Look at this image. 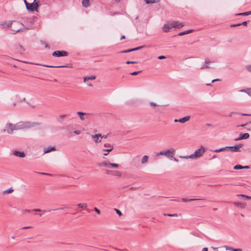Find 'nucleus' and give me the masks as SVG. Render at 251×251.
<instances>
[{
	"label": "nucleus",
	"mask_w": 251,
	"mask_h": 251,
	"mask_svg": "<svg viewBox=\"0 0 251 251\" xmlns=\"http://www.w3.org/2000/svg\"><path fill=\"white\" fill-rule=\"evenodd\" d=\"M205 151V149L203 146L197 150H196L194 153L187 156H180L179 157L183 159H194L200 157Z\"/></svg>",
	"instance_id": "obj_1"
},
{
	"label": "nucleus",
	"mask_w": 251,
	"mask_h": 251,
	"mask_svg": "<svg viewBox=\"0 0 251 251\" xmlns=\"http://www.w3.org/2000/svg\"><path fill=\"white\" fill-rule=\"evenodd\" d=\"M203 199H187L186 198H182L181 199L182 201L184 202H190L192 201H198V200H202Z\"/></svg>",
	"instance_id": "obj_18"
},
{
	"label": "nucleus",
	"mask_w": 251,
	"mask_h": 251,
	"mask_svg": "<svg viewBox=\"0 0 251 251\" xmlns=\"http://www.w3.org/2000/svg\"><path fill=\"white\" fill-rule=\"evenodd\" d=\"M110 162L109 161H103L99 164V166H103L107 168H110Z\"/></svg>",
	"instance_id": "obj_20"
},
{
	"label": "nucleus",
	"mask_w": 251,
	"mask_h": 251,
	"mask_svg": "<svg viewBox=\"0 0 251 251\" xmlns=\"http://www.w3.org/2000/svg\"><path fill=\"white\" fill-rule=\"evenodd\" d=\"M147 4L156 3L159 1V0H145Z\"/></svg>",
	"instance_id": "obj_28"
},
{
	"label": "nucleus",
	"mask_w": 251,
	"mask_h": 251,
	"mask_svg": "<svg viewBox=\"0 0 251 251\" xmlns=\"http://www.w3.org/2000/svg\"><path fill=\"white\" fill-rule=\"evenodd\" d=\"M13 154L15 156H18L21 158H23L25 156V154L24 151H13Z\"/></svg>",
	"instance_id": "obj_13"
},
{
	"label": "nucleus",
	"mask_w": 251,
	"mask_h": 251,
	"mask_svg": "<svg viewBox=\"0 0 251 251\" xmlns=\"http://www.w3.org/2000/svg\"><path fill=\"white\" fill-rule=\"evenodd\" d=\"M16 50L17 52H18L20 54H22L24 52V51L25 50V49H24V48L23 47L22 45L19 44L16 47Z\"/></svg>",
	"instance_id": "obj_15"
},
{
	"label": "nucleus",
	"mask_w": 251,
	"mask_h": 251,
	"mask_svg": "<svg viewBox=\"0 0 251 251\" xmlns=\"http://www.w3.org/2000/svg\"><path fill=\"white\" fill-rule=\"evenodd\" d=\"M44 66L47 67H55V68H63L66 67V66H48V65H44Z\"/></svg>",
	"instance_id": "obj_40"
},
{
	"label": "nucleus",
	"mask_w": 251,
	"mask_h": 251,
	"mask_svg": "<svg viewBox=\"0 0 251 251\" xmlns=\"http://www.w3.org/2000/svg\"><path fill=\"white\" fill-rule=\"evenodd\" d=\"M77 206L79 208H85L87 207V205L86 203H79L77 204Z\"/></svg>",
	"instance_id": "obj_31"
},
{
	"label": "nucleus",
	"mask_w": 251,
	"mask_h": 251,
	"mask_svg": "<svg viewBox=\"0 0 251 251\" xmlns=\"http://www.w3.org/2000/svg\"><path fill=\"white\" fill-rule=\"evenodd\" d=\"M119 166V164H116V163H111L110 164V168H117Z\"/></svg>",
	"instance_id": "obj_33"
},
{
	"label": "nucleus",
	"mask_w": 251,
	"mask_h": 251,
	"mask_svg": "<svg viewBox=\"0 0 251 251\" xmlns=\"http://www.w3.org/2000/svg\"><path fill=\"white\" fill-rule=\"evenodd\" d=\"M229 250L232 251H242L240 249H233L232 248H229Z\"/></svg>",
	"instance_id": "obj_44"
},
{
	"label": "nucleus",
	"mask_w": 251,
	"mask_h": 251,
	"mask_svg": "<svg viewBox=\"0 0 251 251\" xmlns=\"http://www.w3.org/2000/svg\"><path fill=\"white\" fill-rule=\"evenodd\" d=\"M10 125H12V124H7L6 125V131L8 134H12L14 131V130L13 129V127L10 126Z\"/></svg>",
	"instance_id": "obj_16"
},
{
	"label": "nucleus",
	"mask_w": 251,
	"mask_h": 251,
	"mask_svg": "<svg viewBox=\"0 0 251 251\" xmlns=\"http://www.w3.org/2000/svg\"><path fill=\"white\" fill-rule=\"evenodd\" d=\"M243 140V139H242V137L241 134V133H240V135H239V137H238V138H236V139H235V141H239V140Z\"/></svg>",
	"instance_id": "obj_49"
},
{
	"label": "nucleus",
	"mask_w": 251,
	"mask_h": 251,
	"mask_svg": "<svg viewBox=\"0 0 251 251\" xmlns=\"http://www.w3.org/2000/svg\"><path fill=\"white\" fill-rule=\"evenodd\" d=\"M13 22H14L15 24L12 30L15 32L14 33V34L19 32L24 31L25 30L29 29L28 27H24V25L21 22L15 21H13Z\"/></svg>",
	"instance_id": "obj_3"
},
{
	"label": "nucleus",
	"mask_w": 251,
	"mask_h": 251,
	"mask_svg": "<svg viewBox=\"0 0 251 251\" xmlns=\"http://www.w3.org/2000/svg\"><path fill=\"white\" fill-rule=\"evenodd\" d=\"M228 148H228V147H225L220 148L219 149L215 150L213 151L214 152H220L223 151H228Z\"/></svg>",
	"instance_id": "obj_21"
},
{
	"label": "nucleus",
	"mask_w": 251,
	"mask_h": 251,
	"mask_svg": "<svg viewBox=\"0 0 251 251\" xmlns=\"http://www.w3.org/2000/svg\"><path fill=\"white\" fill-rule=\"evenodd\" d=\"M243 140V139H242V137L241 134V133H240V135H239V137H238V138H236V139H235V141H239V140Z\"/></svg>",
	"instance_id": "obj_50"
},
{
	"label": "nucleus",
	"mask_w": 251,
	"mask_h": 251,
	"mask_svg": "<svg viewBox=\"0 0 251 251\" xmlns=\"http://www.w3.org/2000/svg\"><path fill=\"white\" fill-rule=\"evenodd\" d=\"M13 21H9V22L7 23L6 22H3L0 23V26L3 28H9L11 27L12 25Z\"/></svg>",
	"instance_id": "obj_12"
},
{
	"label": "nucleus",
	"mask_w": 251,
	"mask_h": 251,
	"mask_svg": "<svg viewBox=\"0 0 251 251\" xmlns=\"http://www.w3.org/2000/svg\"><path fill=\"white\" fill-rule=\"evenodd\" d=\"M234 204L237 207H243V205H244V204L243 203H242L241 202H234Z\"/></svg>",
	"instance_id": "obj_34"
},
{
	"label": "nucleus",
	"mask_w": 251,
	"mask_h": 251,
	"mask_svg": "<svg viewBox=\"0 0 251 251\" xmlns=\"http://www.w3.org/2000/svg\"><path fill=\"white\" fill-rule=\"evenodd\" d=\"M103 147L105 148L102 149V151L107 152L103 153L104 156H107L109 152L111 151L114 149L113 146L109 143H105L103 145Z\"/></svg>",
	"instance_id": "obj_6"
},
{
	"label": "nucleus",
	"mask_w": 251,
	"mask_h": 251,
	"mask_svg": "<svg viewBox=\"0 0 251 251\" xmlns=\"http://www.w3.org/2000/svg\"><path fill=\"white\" fill-rule=\"evenodd\" d=\"M114 210L116 212L117 214L119 215L120 216H121L123 215L122 212L120 210L116 208H115Z\"/></svg>",
	"instance_id": "obj_38"
},
{
	"label": "nucleus",
	"mask_w": 251,
	"mask_h": 251,
	"mask_svg": "<svg viewBox=\"0 0 251 251\" xmlns=\"http://www.w3.org/2000/svg\"><path fill=\"white\" fill-rule=\"evenodd\" d=\"M201 251H208V248H203Z\"/></svg>",
	"instance_id": "obj_64"
},
{
	"label": "nucleus",
	"mask_w": 251,
	"mask_h": 251,
	"mask_svg": "<svg viewBox=\"0 0 251 251\" xmlns=\"http://www.w3.org/2000/svg\"><path fill=\"white\" fill-rule=\"evenodd\" d=\"M137 62H136V61H126V63L127 64H136L137 63Z\"/></svg>",
	"instance_id": "obj_46"
},
{
	"label": "nucleus",
	"mask_w": 251,
	"mask_h": 251,
	"mask_svg": "<svg viewBox=\"0 0 251 251\" xmlns=\"http://www.w3.org/2000/svg\"><path fill=\"white\" fill-rule=\"evenodd\" d=\"M241 25V24H232L230 25V27H236L238 26Z\"/></svg>",
	"instance_id": "obj_47"
},
{
	"label": "nucleus",
	"mask_w": 251,
	"mask_h": 251,
	"mask_svg": "<svg viewBox=\"0 0 251 251\" xmlns=\"http://www.w3.org/2000/svg\"><path fill=\"white\" fill-rule=\"evenodd\" d=\"M221 81V79H219V78H216V79H213L211 81L212 83H214L216 81Z\"/></svg>",
	"instance_id": "obj_55"
},
{
	"label": "nucleus",
	"mask_w": 251,
	"mask_h": 251,
	"mask_svg": "<svg viewBox=\"0 0 251 251\" xmlns=\"http://www.w3.org/2000/svg\"><path fill=\"white\" fill-rule=\"evenodd\" d=\"M94 211L95 212H96L97 213H98L99 214H100V210L99 209H98L97 208H96V207L94 208Z\"/></svg>",
	"instance_id": "obj_53"
},
{
	"label": "nucleus",
	"mask_w": 251,
	"mask_h": 251,
	"mask_svg": "<svg viewBox=\"0 0 251 251\" xmlns=\"http://www.w3.org/2000/svg\"><path fill=\"white\" fill-rule=\"evenodd\" d=\"M74 133H75L76 135H79L81 133V131L80 130H75L74 131Z\"/></svg>",
	"instance_id": "obj_51"
},
{
	"label": "nucleus",
	"mask_w": 251,
	"mask_h": 251,
	"mask_svg": "<svg viewBox=\"0 0 251 251\" xmlns=\"http://www.w3.org/2000/svg\"><path fill=\"white\" fill-rule=\"evenodd\" d=\"M240 92H244L247 94L249 96H251V88H249L246 89H242L239 91Z\"/></svg>",
	"instance_id": "obj_22"
},
{
	"label": "nucleus",
	"mask_w": 251,
	"mask_h": 251,
	"mask_svg": "<svg viewBox=\"0 0 251 251\" xmlns=\"http://www.w3.org/2000/svg\"><path fill=\"white\" fill-rule=\"evenodd\" d=\"M130 50H131L130 49H128L126 50H123L121 51L120 52V53H128V52H131Z\"/></svg>",
	"instance_id": "obj_43"
},
{
	"label": "nucleus",
	"mask_w": 251,
	"mask_h": 251,
	"mask_svg": "<svg viewBox=\"0 0 251 251\" xmlns=\"http://www.w3.org/2000/svg\"><path fill=\"white\" fill-rule=\"evenodd\" d=\"M23 212L24 213H25L26 212H30V210H28V209H25V210H23Z\"/></svg>",
	"instance_id": "obj_61"
},
{
	"label": "nucleus",
	"mask_w": 251,
	"mask_h": 251,
	"mask_svg": "<svg viewBox=\"0 0 251 251\" xmlns=\"http://www.w3.org/2000/svg\"><path fill=\"white\" fill-rule=\"evenodd\" d=\"M35 0H34L33 3H30L29 2H27L26 0H24L26 6V8L28 11H37V8L38 7V2H35Z\"/></svg>",
	"instance_id": "obj_5"
},
{
	"label": "nucleus",
	"mask_w": 251,
	"mask_h": 251,
	"mask_svg": "<svg viewBox=\"0 0 251 251\" xmlns=\"http://www.w3.org/2000/svg\"><path fill=\"white\" fill-rule=\"evenodd\" d=\"M51 209H48V210H44L43 211L44 213H45V212H49L51 211Z\"/></svg>",
	"instance_id": "obj_62"
},
{
	"label": "nucleus",
	"mask_w": 251,
	"mask_h": 251,
	"mask_svg": "<svg viewBox=\"0 0 251 251\" xmlns=\"http://www.w3.org/2000/svg\"><path fill=\"white\" fill-rule=\"evenodd\" d=\"M90 0H82V6L85 8L88 7L90 5Z\"/></svg>",
	"instance_id": "obj_23"
},
{
	"label": "nucleus",
	"mask_w": 251,
	"mask_h": 251,
	"mask_svg": "<svg viewBox=\"0 0 251 251\" xmlns=\"http://www.w3.org/2000/svg\"><path fill=\"white\" fill-rule=\"evenodd\" d=\"M100 136H101V134L100 133L97 134L95 135H91V137L93 139V141L96 143H100L101 141V139H100Z\"/></svg>",
	"instance_id": "obj_10"
},
{
	"label": "nucleus",
	"mask_w": 251,
	"mask_h": 251,
	"mask_svg": "<svg viewBox=\"0 0 251 251\" xmlns=\"http://www.w3.org/2000/svg\"><path fill=\"white\" fill-rule=\"evenodd\" d=\"M165 215H166V216H168L169 217H177L178 215L176 213H175V214H164Z\"/></svg>",
	"instance_id": "obj_39"
},
{
	"label": "nucleus",
	"mask_w": 251,
	"mask_h": 251,
	"mask_svg": "<svg viewBox=\"0 0 251 251\" xmlns=\"http://www.w3.org/2000/svg\"><path fill=\"white\" fill-rule=\"evenodd\" d=\"M150 105L151 106H154V107L158 106V105H157L156 103L153 102H150Z\"/></svg>",
	"instance_id": "obj_45"
},
{
	"label": "nucleus",
	"mask_w": 251,
	"mask_h": 251,
	"mask_svg": "<svg viewBox=\"0 0 251 251\" xmlns=\"http://www.w3.org/2000/svg\"><path fill=\"white\" fill-rule=\"evenodd\" d=\"M107 136H108V134H106V135H101V136H100V138H104V139H106L107 138Z\"/></svg>",
	"instance_id": "obj_59"
},
{
	"label": "nucleus",
	"mask_w": 251,
	"mask_h": 251,
	"mask_svg": "<svg viewBox=\"0 0 251 251\" xmlns=\"http://www.w3.org/2000/svg\"><path fill=\"white\" fill-rule=\"evenodd\" d=\"M96 78V75H91L90 76H86L84 77V82H86L88 80H94Z\"/></svg>",
	"instance_id": "obj_24"
},
{
	"label": "nucleus",
	"mask_w": 251,
	"mask_h": 251,
	"mask_svg": "<svg viewBox=\"0 0 251 251\" xmlns=\"http://www.w3.org/2000/svg\"><path fill=\"white\" fill-rule=\"evenodd\" d=\"M240 24H241V25H243L244 26H247L248 23L247 21H244L242 23H240Z\"/></svg>",
	"instance_id": "obj_54"
},
{
	"label": "nucleus",
	"mask_w": 251,
	"mask_h": 251,
	"mask_svg": "<svg viewBox=\"0 0 251 251\" xmlns=\"http://www.w3.org/2000/svg\"><path fill=\"white\" fill-rule=\"evenodd\" d=\"M237 196L239 197H245V198H246L248 200H250V199H251V197H250L249 196H246V195H243V194L238 195Z\"/></svg>",
	"instance_id": "obj_35"
},
{
	"label": "nucleus",
	"mask_w": 251,
	"mask_h": 251,
	"mask_svg": "<svg viewBox=\"0 0 251 251\" xmlns=\"http://www.w3.org/2000/svg\"><path fill=\"white\" fill-rule=\"evenodd\" d=\"M13 189L12 188H10L9 189L4 191V193H10L13 192Z\"/></svg>",
	"instance_id": "obj_36"
},
{
	"label": "nucleus",
	"mask_w": 251,
	"mask_h": 251,
	"mask_svg": "<svg viewBox=\"0 0 251 251\" xmlns=\"http://www.w3.org/2000/svg\"><path fill=\"white\" fill-rule=\"evenodd\" d=\"M32 211H36V212H40L42 211V210L41 209H39V208H35V209H33L32 210Z\"/></svg>",
	"instance_id": "obj_58"
},
{
	"label": "nucleus",
	"mask_w": 251,
	"mask_h": 251,
	"mask_svg": "<svg viewBox=\"0 0 251 251\" xmlns=\"http://www.w3.org/2000/svg\"><path fill=\"white\" fill-rule=\"evenodd\" d=\"M114 175L117 176H121V174L119 172L116 171V172H115Z\"/></svg>",
	"instance_id": "obj_57"
},
{
	"label": "nucleus",
	"mask_w": 251,
	"mask_h": 251,
	"mask_svg": "<svg viewBox=\"0 0 251 251\" xmlns=\"http://www.w3.org/2000/svg\"><path fill=\"white\" fill-rule=\"evenodd\" d=\"M192 31H193L192 29H189V30H186V31H182V32H179L178 35L179 36H182V35H185V34L190 33Z\"/></svg>",
	"instance_id": "obj_25"
},
{
	"label": "nucleus",
	"mask_w": 251,
	"mask_h": 251,
	"mask_svg": "<svg viewBox=\"0 0 251 251\" xmlns=\"http://www.w3.org/2000/svg\"><path fill=\"white\" fill-rule=\"evenodd\" d=\"M18 124L19 130L24 128H29L40 125V123L37 122H31L28 121L20 122L18 123Z\"/></svg>",
	"instance_id": "obj_2"
},
{
	"label": "nucleus",
	"mask_w": 251,
	"mask_h": 251,
	"mask_svg": "<svg viewBox=\"0 0 251 251\" xmlns=\"http://www.w3.org/2000/svg\"><path fill=\"white\" fill-rule=\"evenodd\" d=\"M141 72V71H135V72H132L130 73V75H138L139 73Z\"/></svg>",
	"instance_id": "obj_41"
},
{
	"label": "nucleus",
	"mask_w": 251,
	"mask_h": 251,
	"mask_svg": "<svg viewBox=\"0 0 251 251\" xmlns=\"http://www.w3.org/2000/svg\"><path fill=\"white\" fill-rule=\"evenodd\" d=\"M55 150V147H48L47 148H45L44 149V153H49L51 151H54Z\"/></svg>",
	"instance_id": "obj_17"
},
{
	"label": "nucleus",
	"mask_w": 251,
	"mask_h": 251,
	"mask_svg": "<svg viewBox=\"0 0 251 251\" xmlns=\"http://www.w3.org/2000/svg\"><path fill=\"white\" fill-rule=\"evenodd\" d=\"M233 169L235 170H240L243 169V166L241 165H236L234 166Z\"/></svg>",
	"instance_id": "obj_32"
},
{
	"label": "nucleus",
	"mask_w": 251,
	"mask_h": 251,
	"mask_svg": "<svg viewBox=\"0 0 251 251\" xmlns=\"http://www.w3.org/2000/svg\"><path fill=\"white\" fill-rule=\"evenodd\" d=\"M236 16H248L247 12L236 14Z\"/></svg>",
	"instance_id": "obj_37"
},
{
	"label": "nucleus",
	"mask_w": 251,
	"mask_h": 251,
	"mask_svg": "<svg viewBox=\"0 0 251 251\" xmlns=\"http://www.w3.org/2000/svg\"><path fill=\"white\" fill-rule=\"evenodd\" d=\"M176 153V150L174 148H171L165 151H161L157 153L156 156L165 155L167 158L174 157Z\"/></svg>",
	"instance_id": "obj_4"
},
{
	"label": "nucleus",
	"mask_w": 251,
	"mask_h": 251,
	"mask_svg": "<svg viewBox=\"0 0 251 251\" xmlns=\"http://www.w3.org/2000/svg\"><path fill=\"white\" fill-rule=\"evenodd\" d=\"M246 69H247V70H248L249 72H251V65H249V66H246Z\"/></svg>",
	"instance_id": "obj_52"
},
{
	"label": "nucleus",
	"mask_w": 251,
	"mask_h": 251,
	"mask_svg": "<svg viewBox=\"0 0 251 251\" xmlns=\"http://www.w3.org/2000/svg\"><path fill=\"white\" fill-rule=\"evenodd\" d=\"M174 27L173 23H167L165 24L162 27L163 31L165 32H167L170 31L172 28Z\"/></svg>",
	"instance_id": "obj_8"
},
{
	"label": "nucleus",
	"mask_w": 251,
	"mask_h": 251,
	"mask_svg": "<svg viewBox=\"0 0 251 251\" xmlns=\"http://www.w3.org/2000/svg\"><path fill=\"white\" fill-rule=\"evenodd\" d=\"M173 23L174 25V27L175 28H179L184 25V24L183 23H180L178 21L173 22Z\"/></svg>",
	"instance_id": "obj_14"
},
{
	"label": "nucleus",
	"mask_w": 251,
	"mask_h": 251,
	"mask_svg": "<svg viewBox=\"0 0 251 251\" xmlns=\"http://www.w3.org/2000/svg\"><path fill=\"white\" fill-rule=\"evenodd\" d=\"M211 63V61H210L209 60H208V59H205V64L206 65H208V64H209V63Z\"/></svg>",
	"instance_id": "obj_56"
},
{
	"label": "nucleus",
	"mask_w": 251,
	"mask_h": 251,
	"mask_svg": "<svg viewBox=\"0 0 251 251\" xmlns=\"http://www.w3.org/2000/svg\"><path fill=\"white\" fill-rule=\"evenodd\" d=\"M52 55L55 57L66 56L68 55V52L64 50H56L53 52Z\"/></svg>",
	"instance_id": "obj_7"
},
{
	"label": "nucleus",
	"mask_w": 251,
	"mask_h": 251,
	"mask_svg": "<svg viewBox=\"0 0 251 251\" xmlns=\"http://www.w3.org/2000/svg\"><path fill=\"white\" fill-rule=\"evenodd\" d=\"M209 68V66H208L207 65H206L205 64H204L203 65H202L201 67V70H202V69H206V68Z\"/></svg>",
	"instance_id": "obj_42"
},
{
	"label": "nucleus",
	"mask_w": 251,
	"mask_h": 251,
	"mask_svg": "<svg viewBox=\"0 0 251 251\" xmlns=\"http://www.w3.org/2000/svg\"><path fill=\"white\" fill-rule=\"evenodd\" d=\"M149 156L147 155H144L142 159V163L145 164L148 162Z\"/></svg>",
	"instance_id": "obj_26"
},
{
	"label": "nucleus",
	"mask_w": 251,
	"mask_h": 251,
	"mask_svg": "<svg viewBox=\"0 0 251 251\" xmlns=\"http://www.w3.org/2000/svg\"><path fill=\"white\" fill-rule=\"evenodd\" d=\"M243 140L247 139L249 138L250 134L248 133H241Z\"/></svg>",
	"instance_id": "obj_27"
},
{
	"label": "nucleus",
	"mask_w": 251,
	"mask_h": 251,
	"mask_svg": "<svg viewBox=\"0 0 251 251\" xmlns=\"http://www.w3.org/2000/svg\"><path fill=\"white\" fill-rule=\"evenodd\" d=\"M190 118V116H185L184 117H183V118H182L181 119H178V121L180 123H184L186 122H187L188 120H189Z\"/></svg>",
	"instance_id": "obj_19"
},
{
	"label": "nucleus",
	"mask_w": 251,
	"mask_h": 251,
	"mask_svg": "<svg viewBox=\"0 0 251 251\" xmlns=\"http://www.w3.org/2000/svg\"><path fill=\"white\" fill-rule=\"evenodd\" d=\"M66 117V115H62L59 116L57 118V121L61 122V121L64 120V119Z\"/></svg>",
	"instance_id": "obj_29"
},
{
	"label": "nucleus",
	"mask_w": 251,
	"mask_h": 251,
	"mask_svg": "<svg viewBox=\"0 0 251 251\" xmlns=\"http://www.w3.org/2000/svg\"><path fill=\"white\" fill-rule=\"evenodd\" d=\"M242 146V144H238L234 146L228 147V151L231 150L232 152H239L241 151L240 149Z\"/></svg>",
	"instance_id": "obj_9"
},
{
	"label": "nucleus",
	"mask_w": 251,
	"mask_h": 251,
	"mask_svg": "<svg viewBox=\"0 0 251 251\" xmlns=\"http://www.w3.org/2000/svg\"><path fill=\"white\" fill-rule=\"evenodd\" d=\"M10 126L13 127V129L14 130H19L18 123L15 125L12 124V125H10Z\"/></svg>",
	"instance_id": "obj_30"
},
{
	"label": "nucleus",
	"mask_w": 251,
	"mask_h": 251,
	"mask_svg": "<svg viewBox=\"0 0 251 251\" xmlns=\"http://www.w3.org/2000/svg\"><path fill=\"white\" fill-rule=\"evenodd\" d=\"M130 51H135V50H137V48H133V49H130Z\"/></svg>",
	"instance_id": "obj_63"
},
{
	"label": "nucleus",
	"mask_w": 251,
	"mask_h": 251,
	"mask_svg": "<svg viewBox=\"0 0 251 251\" xmlns=\"http://www.w3.org/2000/svg\"><path fill=\"white\" fill-rule=\"evenodd\" d=\"M157 58L158 59L162 60V59H165L166 58V57L164 55H160V56H158Z\"/></svg>",
	"instance_id": "obj_48"
},
{
	"label": "nucleus",
	"mask_w": 251,
	"mask_h": 251,
	"mask_svg": "<svg viewBox=\"0 0 251 251\" xmlns=\"http://www.w3.org/2000/svg\"><path fill=\"white\" fill-rule=\"evenodd\" d=\"M31 227H31V226H24V227H23L22 228V229H28V228H31Z\"/></svg>",
	"instance_id": "obj_60"
},
{
	"label": "nucleus",
	"mask_w": 251,
	"mask_h": 251,
	"mask_svg": "<svg viewBox=\"0 0 251 251\" xmlns=\"http://www.w3.org/2000/svg\"><path fill=\"white\" fill-rule=\"evenodd\" d=\"M76 113L81 121H84L85 119H88V114L86 113L78 111Z\"/></svg>",
	"instance_id": "obj_11"
}]
</instances>
